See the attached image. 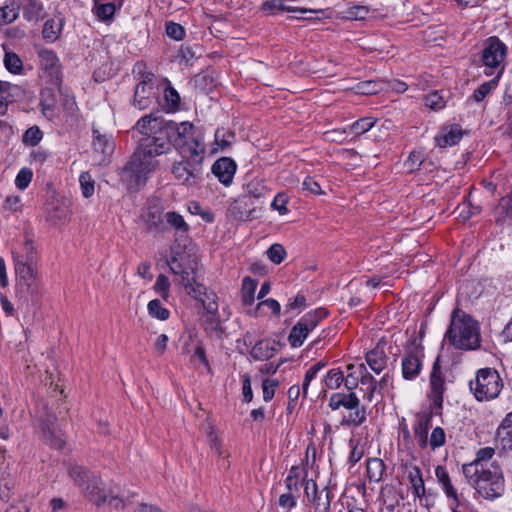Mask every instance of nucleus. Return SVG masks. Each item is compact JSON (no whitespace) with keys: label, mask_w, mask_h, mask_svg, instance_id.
Returning <instances> with one entry per match:
<instances>
[{"label":"nucleus","mask_w":512,"mask_h":512,"mask_svg":"<svg viewBox=\"0 0 512 512\" xmlns=\"http://www.w3.org/2000/svg\"><path fill=\"white\" fill-rule=\"evenodd\" d=\"M139 124L140 119L136 123V129L143 137L120 172L121 180L129 190H137L145 185L149 175L158 166L156 157L169 152V141L160 132L153 131L148 123H145L147 131L144 132Z\"/></svg>","instance_id":"f257e3e1"},{"label":"nucleus","mask_w":512,"mask_h":512,"mask_svg":"<svg viewBox=\"0 0 512 512\" xmlns=\"http://www.w3.org/2000/svg\"><path fill=\"white\" fill-rule=\"evenodd\" d=\"M167 264L174 275L180 276L187 293L202 302L205 309L203 316L219 315L216 294L208 292L199 282L202 268L197 258H170Z\"/></svg>","instance_id":"f03ea898"},{"label":"nucleus","mask_w":512,"mask_h":512,"mask_svg":"<svg viewBox=\"0 0 512 512\" xmlns=\"http://www.w3.org/2000/svg\"><path fill=\"white\" fill-rule=\"evenodd\" d=\"M152 128L153 131L160 132L169 141V150L173 145L181 155L188 152L190 146H194V140L197 138L203 139V134L195 130L190 122L177 123L173 120L164 119L162 116L145 115L140 118L139 126L146 132V124Z\"/></svg>","instance_id":"7ed1b4c3"},{"label":"nucleus","mask_w":512,"mask_h":512,"mask_svg":"<svg viewBox=\"0 0 512 512\" xmlns=\"http://www.w3.org/2000/svg\"><path fill=\"white\" fill-rule=\"evenodd\" d=\"M445 339L456 349L475 350L480 347L478 323L470 315L455 309Z\"/></svg>","instance_id":"20e7f679"},{"label":"nucleus","mask_w":512,"mask_h":512,"mask_svg":"<svg viewBox=\"0 0 512 512\" xmlns=\"http://www.w3.org/2000/svg\"><path fill=\"white\" fill-rule=\"evenodd\" d=\"M68 473L74 483L82 490L84 496L92 501L95 505H103L108 498L109 502L115 507H124L122 498L118 496H110V494L102 487L100 476L94 474L83 466L70 463Z\"/></svg>","instance_id":"39448f33"},{"label":"nucleus","mask_w":512,"mask_h":512,"mask_svg":"<svg viewBox=\"0 0 512 512\" xmlns=\"http://www.w3.org/2000/svg\"><path fill=\"white\" fill-rule=\"evenodd\" d=\"M194 140V146L188 148L182 159L175 162L171 173L175 179L182 185L194 186L201 179L202 163L206 152V146L203 139Z\"/></svg>","instance_id":"423d86ee"},{"label":"nucleus","mask_w":512,"mask_h":512,"mask_svg":"<svg viewBox=\"0 0 512 512\" xmlns=\"http://www.w3.org/2000/svg\"><path fill=\"white\" fill-rule=\"evenodd\" d=\"M476 493L485 500L493 501L505 492V478L501 466L491 462L489 468H480L472 477H465Z\"/></svg>","instance_id":"0eeeda50"},{"label":"nucleus","mask_w":512,"mask_h":512,"mask_svg":"<svg viewBox=\"0 0 512 512\" xmlns=\"http://www.w3.org/2000/svg\"><path fill=\"white\" fill-rule=\"evenodd\" d=\"M508 46L497 36L488 37L480 53V65L484 67V74L501 78L506 67Z\"/></svg>","instance_id":"6e6552de"},{"label":"nucleus","mask_w":512,"mask_h":512,"mask_svg":"<svg viewBox=\"0 0 512 512\" xmlns=\"http://www.w3.org/2000/svg\"><path fill=\"white\" fill-rule=\"evenodd\" d=\"M469 386L478 401H487L500 394L503 382L495 369L483 368L477 372L475 381H470Z\"/></svg>","instance_id":"1a4fd4ad"},{"label":"nucleus","mask_w":512,"mask_h":512,"mask_svg":"<svg viewBox=\"0 0 512 512\" xmlns=\"http://www.w3.org/2000/svg\"><path fill=\"white\" fill-rule=\"evenodd\" d=\"M39 66L49 82L56 88L62 84L61 63L53 50L40 49L38 51Z\"/></svg>","instance_id":"9d476101"},{"label":"nucleus","mask_w":512,"mask_h":512,"mask_svg":"<svg viewBox=\"0 0 512 512\" xmlns=\"http://www.w3.org/2000/svg\"><path fill=\"white\" fill-rule=\"evenodd\" d=\"M430 391L431 410L439 411L443 407V395L445 392V376L441 370L439 357L435 360L430 373Z\"/></svg>","instance_id":"9b49d317"},{"label":"nucleus","mask_w":512,"mask_h":512,"mask_svg":"<svg viewBox=\"0 0 512 512\" xmlns=\"http://www.w3.org/2000/svg\"><path fill=\"white\" fill-rule=\"evenodd\" d=\"M304 493L307 499L313 504L315 512H329L331 507V491L325 487L318 493L317 484L314 480H304Z\"/></svg>","instance_id":"f8f14e48"},{"label":"nucleus","mask_w":512,"mask_h":512,"mask_svg":"<svg viewBox=\"0 0 512 512\" xmlns=\"http://www.w3.org/2000/svg\"><path fill=\"white\" fill-rule=\"evenodd\" d=\"M143 219L149 232L155 234L166 232L162 207L158 203L148 204Z\"/></svg>","instance_id":"ddd939ff"},{"label":"nucleus","mask_w":512,"mask_h":512,"mask_svg":"<svg viewBox=\"0 0 512 512\" xmlns=\"http://www.w3.org/2000/svg\"><path fill=\"white\" fill-rule=\"evenodd\" d=\"M153 98V81L146 76L135 88L132 105L138 110H145L150 107Z\"/></svg>","instance_id":"4468645a"},{"label":"nucleus","mask_w":512,"mask_h":512,"mask_svg":"<svg viewBox=\"0 0 512 512\" xmlns=\"http://www.w3.org/2000/svg\"><path fill=\"white\" fill-rule=\"evenodd\" d=\"M236 163L229 157L219 158L212 165V173L217 177L220 183L229 186L236 172Z\"/></svg>","instance_id":"2eb2a0df"},{"label":"nucleus","mask_w":512,"mask_h":512,"mask_svg":"<svg viewBox=\"0 0 512 512\" xmlns=\"http://www.w3.org/2000/svg\"><path fill=\"white\" fill-rule=\"evenodd\" d=\"M495 455V449L492 447H484L477 451L476 458L471 462L462 466L465 477H472L478 473L480 468H489L488 462Z\"/></svg>","instance_id":"dca6fc26"},{"label":"nucleus","mask_w":512,"mask_h":512,"mask_svg":"<svg viewBox=\"0 0 512 512\" xmlns=\"http://www.w3.org/2000/svg\"><path fill=\"white\" fill-rule=\"evenodd\" d=\"M432 413H434V411L431 410V412H425L417 415L413 428L415 439L417 440L419 447L422 449L426 448L428 445V431L431 426ZM435 413H437V411H435Z\"/></svg>","instance_id":"f3484780"},{"label":"nucleus","mask_w":512,"mask_h":512,"mask_svg":"<svg viewBox=\"0 0 512 512\" xmlns=\"http://www.w3.org/2000/svg\"><path fill=\"white\" fill-rule=\"evenodd\" d=\"M401 366L403 378L405 380H414L421 372L422 361L412 350H406Z\"/></svg>","instance_id":"a211bd4d"},{"label":"nucleus","mask_w":512,"mask_h":512,"mask_svg":"<svg viewBox=\"0 0 512 512\" xmlns=\"http://www.w3.org/2000/svg\"><path fill=\"white\" fill-rule=\"evenodd\" d=\"M16 297L25 305H29V303H37L41 297V290L38 281L17 283Z\"/></svg>","instance_id":"6ab92c4d"},{"label":"nucleus","mask_w":512,"mask_h":512,"mask_svg":"<svg viewBox=\"0 0 512 512\" xmlns=\"http://www.w3.org/2000/svg\"><path fill=\"white\" fill-rule=\"evenodd\" d=\"M496 440L503 451L512 454V412L508 413L499 425Z\"/></svg>","instance_id":"aec40b11"},{"label":"nucleus","mask_w":512,"mask_h":512,"mask_svg":"<svg viewBox=\"0 0 512 512\" xmlns=\"http://www.w3.org/2000/svg\"><path fill=\"white\" fill-rule=\"evenodd\" d=\"M365 360L370 369L377 374H380L387 367L388 357L380 342L366 353Z\"/></svg>","instance_id":"412c9836"},{"label":"nucleus","mask_w":512,"mask_h":512,"mask_svg":"<svg viewBox=\"0 0 512 512\" xmlns=\"http://www.w3.org/2000/svg\"><path fill=\"white\" fill-rule=\"evenodd\" d=\"M278 345L279 343L274 340H259L253 345L250 354L255 360H268L277 353Z\"/></svg>","instance_id":"4be33fe9"},{"label":"nucleus","mask_w":512,"mask_h":512,"mask_svg":"<svg viewBox=\"0 0 512 512\" xmlns=\"http://www.w3.org/2000/svg\"><path fill=\"white\" fill-rule=\"evenodd\" d=\"M344 407L349 410H354L359 406V399L353 391L348 394L334 393L329 399V407L332 410H337L340 407Z\"/></svg>","instance_id":"5701e85b"},{"label":"nucleus","mask_w":512,"mask_h":512,"mask_svg":"<svg viewBox=\"0 0 512 512\" xmlns=\"http://www.w3.org/2000/svg\"><path fill=\"white\" fill-rule=\"evenodd\" d=\"M93 14L101 22H111L116 12V5L111 0H93Z\"/></svg>","instance_id":"b1692460"},{"label":"nucleus","mask_w":512,"mask_h":512,"mask_svg":"<svg viewBox=\"0 0 512 512\" xmlns=\"http://www.w3.org/2000/svg\"><path fill=\"white\" fill-rule=\"evenodd\" d=\"M15 271L17 275V283H27L37 281V271L33 263L28 258L25 260H17L15 263Z\"/></svg>","instance_id":"393cba45"},{"label":"nucleus","mask_w":512,"mask_h":512,"mask_svg":"<svg viewBox=\"0 0 512 512\" xmlns=\"http://www.w3.org/2000/svg\"><path fill=\"white\" fill-rule=\"evenodd\" d=\"M45 14L40 0H23V17L28 22H38L45 17Z\"/></svg>","instance_id":"a878e982"},{"label":"nucleus","mask_w":512,"mask_h":512,"mask_svg":"<svg viewBox=\"0 0 512 512\" xmlns=\"http://www.w3.org/2000/svg\"><path fill=\"white\" fill-rule=\"evenodd\" d=\"M495 215L496 223L499 225L512 222V192L500 199Z\"/></svg>","instance_id":"bb28decb"},{"label":"nucleus","mask_w":512,"mask_h":512,"mask_svg":"<svg viewBox=\"0 0 512 512\" xmlns=\"http://www.w3.org/2000/svg\"><path fill=\"white\" fill-rule=\"evenodd\" d=\"M56 103L55 89L50 87L43 88L40 92V107L45 117H52L54 115Z\"/></svg>","instance_id":"cd10ccee"},{"label":"nucleus","mask_w":512,"mask_h":512,"mask_svg":"<svg viewBox=\"0 0 512 512\" xmlns=\"http://www.w3.org/2000/svg\"><path fill=\"white\" fill-rule=\"evenodd\" d=\"M435 475L438 479V482L442 485V488L447 497L452 498L456 504V507H459L460 500L457 494L456 489L453 487L449 474L443 466H437L435 469Z\"/></svg>","instance_id":"c85d7f7f"},{"label":"nucleus","mask_w":512,"mask_h":512,"mask_svg":"<svg viewBox=\"0 0 512 512\" xmlns=\"http://www.w3.org/2000/svg\"><path fill=\"white\" fill-rule=\"evenodd\" d=\"M93 147L94 150L103 155L104 161L107 156H110L114 151V141L107 135H102L98 130L93 129Z\"/></svg>","instance_id":"c756f323"},{"label":"nucleus","mask_w":512,"mask_h":512,"mask_svg":"<svg viewBox=\"0 0 512 512\" xmlns=\"http://www.w3.org/2000/svg\"><path fill=\"white\" fill-rule=\"evenodd\" d=\"M408 480L415 497L422 498L425 495V485L422 472L418 466H410Z\"/></svg>","instance_id":"7c9ffc66"},{"label":"nucleus","mask_w":512,"mask_h":512,"mask_svg":"<svg viewBox=\"0 0 512 512\" xmlns=\"http://www.w3.org/2000/svg\"><path fill=\"white\" fill-rule=\"evenodd\" d=\"M164 222L166 231L169 229L175 230L176 233H187L189 225L185 222L182 215L175 211H169L164 215Z\"/></svg>","instance_id":"2f4dec72"},{"label":"nucleus","mask_w":512,"mask_h":512,"mask_svg":"<svg viewBox=\"0 0 512 512\" xmlns=\"http://www.w3.org/2000/svg\"><path fill=\"white\" fill-rule=\"evenodd\" d=\"M367 475L371 482H380L382 480L386 465L380 458H370L367 460Z\"/></svg>","instance_id":"473e14b6"},{"label":"nucleus","mask_w":512,"mask_h":512,"mask_svg":"<svg viewBox=\"0 0 512 512\" xmlns=\"http://www.w3.org/2000/svg\"><path fill=\"white\" fill-rule=\"evenodd\" d=\"M328 315V312L324 308H318L316 310L306 313L299 320L301 324L306 327L310 332L315 329L321 320Z\"/></svg>","instance_id":"72a5a7b5"},{"label":"nucleus","mask_w":512,"mask_h":512,"mask_svg":"<svg viewBox=\"0 0 512 512\" xmlns=\"http://www.w3.org/2000/svg\"><path fill=\"white\" fill-rule=\"evenodd\" d=\"M246 192L247 195L243 197V199L247 198H255L260 199L266 197V195L269 193V190L265 186L263 180L254 178L246 185Z\"/></svg>","instance_id":"f704fd0d"},{"label":"nucleus","mask_w":512,"mask_h":512,"mask_svg":"<svg viewBox=\"0 0 512 512\" xmlns=\"http://www.w3.org/2000/svg\"><path fill=\"white\" fill-rule=\"evenodd\" d=\"M248 202L245 199L236 200L230 207L231 214L238 220L246 221L255 218V209L247 210Z\"/></svg>","instance_id":"c9c22d12"},{"label":"nucleus","mask_w":512,"mask_h":512,"mask_svg":"<svg viewBox=\"0 0 512 512\" xmlns=\"http://www.w3.org/2000/svg\"><path fill=\"white\" fill-rule=\"evenodd\" d=\"M463 136L462 130L459 125L451 126L450 130L445 132L442 136L437 137V143L440 147L453 146L457 144Z\"/></svg>","instance_id":"e433bc0d"},{"label":"nucleus","mask_w":512,"mask_h":512,"mask_svg":"<svg viewBox=\"0 0 512 512\" xmlns=\"http://www.w3.org/2000/svg\"><path fill=\"white\" fill-rule=\"evenodd\" d=\"M202 326L212 337L221 338L224 332L219 315L203 316Z\"/></svg>","instance_id":"4c0bfd02"},{"label":"nucleus","mask_w":512,"mask_h":512,"mask_svg":"<svg viewBox=\"0 0 512 512\" xmlns=\"http://www.w3.org/2000/svg\"><path fill=\"white\" fill-rule=\"evenodd\" d=\"M377 122L376 118L373 117H363L356 120L348 127L349 133H352L355 137H359L362 134L371 130Z\"/></svg>","instance_id":"58836bf2"},{"label":"nucleus","mask_w":512,"mask_h":512,"mask_svg":"<svg viewBox=\"0 0 512 512\" xmlns=\"http://www.w3.org/2000/svg\"><path fill=\"white\" fill-rule=\"evenodd\" d=\"M3 63L7 71L12 74L21 75L24 71L21 58L14 52L6 51Z\"/></svg>","instance_id":"ea45409f"},{"label":"nucleus","mask_w":512,"mask_h":512,"mask_svg":"<svg viewBox=\"0 0 512 512\" xmlns=\"http://www.w3.org/2000/svg\"><path fill=\"white\" fill-rule=\"evenodd\" d=\"M309 330L298 321L291 329L288 340L292 347H300L309 334Z\"/></svg>","instance_id":"a19ab883"},{"label":"nucleus","mask_w":512,"mask_h":512,"mask_svg":"<svg viewBox=\"0 0 512 512\" xmlns=\"http://www.w3.org/2000/svg\"><path fill=\"white\" fill-rule=\"evenodd\" d=\"M69 216V210L65 205H52L47 211V220L53 225H58Z\"/></svg>","instance_id":"79ce46f5"},{"label":"nucleus","mask_w":512,"mask_h":512,"mask_svg":"<svg viewBox=\"0 0 512 512\" xmlns=\"http://www.w3.org/2000/svg\"><path fill=\"white\" fill-rule=\"evenodd\" d=\"M19 16V8L12 0L4 6H0V24H10Z\"/></svg>","instance_id":"37998d69"},{"label":"nucleus","mask_w":512,"mask_h":512,"mask_svg":"<svg viewBox=\"0 0 512 512\" xmlns=\"http://www.w3.org/2000/svg\"><path fill=\"white\" fill-rule=\"evenodd\" d=\"M493 78L487 82L481 84L476 90H474L471 99L475 102H481L493 89L496 88L500 80L499 77L492 76Z\"/></svg>","instance_id":"c03bdc74"},{"label":"nucleus","mask_w":512,"mask_h":512,"mask_svg":"<svg viewBox=\"0 0 512 512\" xmlns=\"http://www.w3.org/2000/svg\"><path fill=\"white\" fill-rule=\"evenodd\" d=\"M43 440L55 449H62L65 444V439L62 435L56 434V432L49 426L44 425L42 427Z\"/></svg>","instance_id":"a18cd8bd"},{"label":"nucleus","mask_w":512,"mask_h":512,"mask_svg":"<svg viewBox=\"0 0 512 512\" xmlns=\"http://www.w3.org/2000/svg\"><path fill=\"white\" fill-rule=\"evenodd\" d=\"M17 86L6 81L0 80V114H4L7 110V104L12 101L13 89Z\"/></svg>","instance_id":"49530a36"},{"label":"nucleus","mask_w":512,"mask_h":512,"mask_svg":"<svg viewBox=\"0 0 512 512\" xmlns=\"http://www.w3.org/2000/svg\"><path fill=\"white\" fill-rule=\"evenodd\" d=\"M257 288V281L250 277H245L242 283V300L244 304L251 305L254 301V294Z\"/></svg>","instance_id":"de8ad7c7"},{"label":"nucleus","mask_w":512,"mask_h":512,"mask_svg":"<svg viewBox=\"0 0 512 512\" xmlns=\"http://www.w3.org/2000/svg\"><path fill=\"white\" fill-rule=\"evenodd\" d=\"M81 194L84 198H90L95 192V181L89 172H82L79 176Z\"/></svg>","instance_id":"09e8293b"},{"label":"nucleus","mask_w":512,"mask_h":512,"mask_svg":"<svg viewBox=\"0 0 512 512\" xmlns=\"http://www.w3.org/2000/svg\"><path fill=\"white\" fill-rule=\"evenodd\" d=\"M149 315L159 320L165 321L169 318L170 312L162 306L159 299H153L148 303Z\"/></svg>","instance_id":"8fccbe9b"},{"label":"nucleus","mask_w":512,"mask_h":512,"mask_svg":"<svg viewBox=\"0 0 512 512\" xmlns=\"http://www.w3.org/2000/svg\"><path fill=\"white\" fill-rule=\"evenodd\" d=\"M61 32V25L56 23L54 19H48L43 26L42 35L44 39L51 42L58 39Z\"/></svg>","instance_id":"3c124183"},{"label":"nucleus","mask_w":512,"mask_h":512,"mask_svg":"<svg viewBox=\"0 0 512 512\" xmlns=\"http://www.w3.org/2000/svg\"><path fill=\"white\" fill-rule=\"evenodd\" d=\"M43 138V132L36 125L28 128L22 136V142L27 146H36Z\"/></svg>","instance_id":"603ef678"},{"label":"nucleus","mask_w":512,"mask_h":512,"mask_svg":"<svg viewBox=\"0 0 512 512\" xmlns=\"http://www.w3.org/2000/svg\"><path fill=\"white\" fill-rule=\"evenodd\" d=\"M164 100L166 108L169 111H176L179 108L180 96L178 92L170 85L164 90Z\"/></svg>","instance_id":"864d4df0"},{"label":"nucleus","mask_w":512,"mask_h":512,"mask_svg":"<svg viewBox=\"0 0 512 512\" xmlns=\"http://www.w3.org/2000/svg\"><path fill=\"white\" fill-rule=\"evenodd\" d=\"M234 138V133L225 128H218L215 131V142L221 149L229 147L234 141Z\"/></svg>","instance_id":"5fc2aeb1"},{"label":"nucleus","mask_w":512,"mask_h":512,"mask_svg":"<svg viewBox=\"0 0 512 512\" xmlns=\"http://www.w3.org/2000/svg\"><path fill=\"white\" fill-rule=\"evenodd\" d=\"M344 381V374L340 369H331L325 377V386L328 389H338Z\"/></svg>","instance_id":"6e6d98bb"},{"label":"nucleus","mask_w":512,"mask_h":512,"mask_svg":"<svg viewBox=\"0 0 512 512\" xmlns=\"http://www.w3.org/2000/svg\"><path fill=\"white\" fill-rule=\"evenodd\" d=\"M326 366V362L319 361L312 365L306 372L303 381V394L306 396L310 382L316 377L317 373Z\"/></svg>","instance_id":"4d7b16f0"},{"label":"nucleus","mask_w":512,"mask_h":512,"mask_svg":"<svg viewBox=\"0 0 512 512\" xmlns=\"http://www.w3.org/2000/svg\"><path fill=\"white\" fill-rule=\"evenodd\" d=\"M355 411L350 413L348 419L342 420V425H354V426H360L362 423L366 421V409L365 407L362 408H356Z\"/></svg>","instance_id":"13d9d810"},{"label":"nucleus","mask_w":512,"mask_h":512,"mask_svg":"<svg viewBox=\"0 0 512 512\" xmlns=\"http://www.w3.org/2000/svg\"><path fill=\"white\" fill-rule=\"evenodd\" d=\"M445 431L441 427H436L432 430L428 444L432 450L442 447L445 444Z\"/></svg>","instance_id":"bf43d9fd"},{"label":"nucleus","mask_w":512,"mask_h":512,"mask_svg":"<svg viewBox=\"0 0 512 512\" xmlns=\"http://www.w3.org/2000/svg\"><path fill=\"white\" fill-rule=\"evenodd\" d=\"M355 90L362 95H372L378 93L381 87L377 82L369 80L358 83Z\"/></svg>","instance_id":"052dcab7"},{"label":"nucleus","mask_w":512,"mask_h":512,"mask_svg":"<svg viewBox=\"0 0 512 512\" xmlns=\"http://www.w3.org/2000/svg\"><path fill=\"white\" fill-rule=\"evenodd\" d=\"M166 34L176 41H180L185 37V29L182 25L169 21L166 23Z\"/></svg>","instance_id":"680f3d73"},{"label":"nucleus","mask_w":512,"mask_h":512,"mask_svg":"<svg viewBox=\"0 0 512 512\" xmlns=\"http://www.w3.org/2000/svg\"><path fill=\"white\" fill-rule=\"evenodd\" d=\"M32 177H33V174H32L31 170H29L27 168L21 169L18 172L16 179H15L16 187L20 190L26 189L28 187L29 183L31 182Z\"/></svg>","instance_id":"e2e57ef3"},{"label":"nucleus","mask_w":512,"mask_h":512,"mask_svg":"<svg viewBox=\"0 0 512 512\" xmlns=\"http://www.w3.org/2000/svg\"><path fill=\"white\" fill-rule=\"evenodd\" d=\"M425 105L433 110H439L445 106V102L439 92L434 91L425 97Z\"/></svg>","instance_id":"0e129e2a"},{"label":"nucleus","mask_w":512,"mask_h":512,"mask_svg":"<svg viewBox=\"0 0 512 512\" xmlns=\"http://www.w3.org/2000/svg\"><path fill=\"white\" fill-rule=\"evenodd\" d=\"M261 10L272 15H276L278 13L284 12L285 5L283 4L282 0L265 1L261 6Z\"/></svg>","instance_id":"69168bd1"},{"label":"nucleus","mask_w":512,"mask_h":512,"mask_svg":"<svg viewBox=\"0 0 512 512\" xmlns=\"http://www.w3.org/2000/svg\"><path fill=\"white\" fill-rule=\"evenodd\" d=\"M288 203V196L285 193H278L272 203L271 206L273 209L277 210L280 215H284L288 212V209L286 207Z\"/></svg>","instance_id":"338daca9"},{"label":"nucleus","mask_w":512,"mask_h":512,"mask_svg":"<svg viewBox=\"0 0 512 512\" xmlns=\"http://www.w3.org/2000/svg\"><path fill=\"white\" fill-rule=\"evenodd\" d=\"M278 381L276 379H265L262 383L263 389V399L268 402L270 401L275 394V388L278 386Z\"/></svg>","instance_id":"774afa93"}]
</instances>
